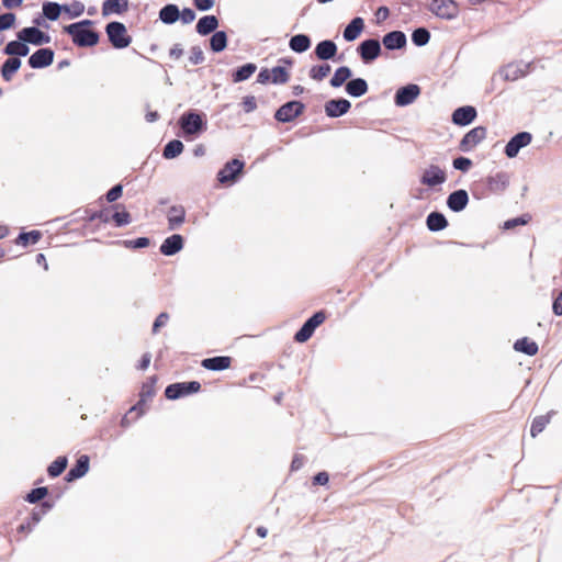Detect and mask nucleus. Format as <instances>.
Returning a JSON list of instances; mask_svg holds the SVG:
<instances>
[{"label": "nucleus", "mask_w": 562, "mask_h": 562, "mask_svg": "<svg viewBox=\"0 0 562 562\" xmlns=\"http://www.w3.org/2000/svg\"><path fill=\"white\" fill-rule=\"evenodd\" d=\"M194 5L200 11H209L214 7V0H193Z\"/></svg>", "instance_id": "e2e57ef3"}, {"label": "nucleus", "mask_w": 562, "mask_h": 562, "mask_svg": "<svg viewBox=\"0 0 562 562\" xmlns=\"http://www.w3.org/2000/svg\"><path fill=\"white\" fill-rule=\"evenodd\" d=\"M426 225L430 232H440L448 226V221L442 213L431 212L426 218Z\"/></svg>", "instance_id": "2f4dec72"}, {"label": "nucleus", "mask_w": 562, "mask_h": 562, "mask_svg": "<svg viewBox=\"0 0 562 562\" xmlns=\"http://www.w3.org/2000/svg\"><path fill=\"white\" fill-rule=\"evenodd\" d=\"M227 46V35L224 31H215L210 38V47L214 53L224 50Z\"/></svg>", "instance_id": "58836bf2"}, {"label": "nucleus", "mask_w": 562, "mask_h": 562, "mask_svg": "<svg viewBox=\"0 0 562 562\" xmlns=\"http://www.w3.org/2000/svg\"><path fill=\"white\" fill-rule=\"evenodd\" d=\"M68 460L66 457L56 458L47 468V473L50 477L59 476L67 468Z\"/></svg>", "instance_id": "79ce46f5"}, {"label": "nucleus", "mask_w": 562, "mask_h": 562, "mask_svg": "<svg viewBox=\"0 0 562 562\" xmlns=\"http://www.w3.org/2000/svg\"><path fill=\"white\" fill-rule=\"evenodd\" d=\"M245 164L244 161L235 158L227 161L224 167L217 172V180L222 184L234 183L238 176L241 175L244 170Z\"/></svg>", "instance_id": "0eeeda50"}, {"label": "nucleus", "mask_w": 562, "mask_h": 562, "mask_svg": "<svg viewBox=\"0 0 562 562\" xmlns=\"http://www.w3.org/2000/svg\"><path fill=\"white\" fill-rule=\"evenodd\" d=\"M15 22L13 13H3L0 15V32L10 29Z\"/></svg>", "instance_id": "4d7b16f0"}, {"label": "nucleus", "mask_w": 562, "mask_h": 562, "mask_svg": "<svg viewBox=\"0 0 562 562\" xmlns=\"http://www.w3.org/2000/svg\"><path fill=\"white\" fill-rule=\"evenodd\" d=\"M30 52L27 43L21 42L19 38L16 41H11L7 43L3 48V53L11 57H25Z\"/></svg>", "instance_id": "7c9ffc66"}, {"label": "nucleus", "mask_w": 562, "mask_h": 562, "mask_svg": "<svg viewBox=\"0 0 562 562\" xmlns=\"http://www.w3.org/2000/svg\"><path fill=\"white\" fill-rule=\"evenodd\" d=\"M93 25L91 20H81L79 22L66 25L64 31L71 36L75 45L79 47H92L99 42V33L90 30Z\"/></svg>", "instance_id": "f257e3e1"}, {"label": "nucleus", "mask_w": 562, "mask_h": 562, "mask_svg": "<svg viewBox=\"0 0 562 562\" xmlns=\"http://www.w3.org/2000/svg\"><path fill=\"white\" fill-rule=\"evenodd\" d=\"M203 116V114L193 110L184 112L179 119V125L183 134L193 136L203 133L206 130V121Z\"/></svg>", "instance_id": "f03ea898"}, {"label": "nucleus", "mask_w": 562, "mask_h": 562, "mask_svg": "<svg viewBox=\"0 0 562 562\" xmlns=\"http://www.w3.org/2000/svg\"><path fill=\"white\" fill-rule=\"evenodd\" d=\"M105 33L110 43L116 49L125 48L132 42V37L127 34L126 26L122 22H109L105 26Z\"/></svg>", "instance_id": "7ed1b4c3"}, {"label": "nucleus", "mask_w": 562, "mask_h": 562, "mask_svg": "<svg viewBox=\"0 0 562 562\" xmlns=\"http://www.w3.org/2000/svg\"><path fill=\"white\" fill-rule=\"evenodd\" d=\"M183 49L180 44L173 45L169 50V56L173 59H178L182 56Z\"/></svg>", "instance_id": "774afa93"}, {"label": "nucleus", "mask_w": 562, "mask_h": 562, "mask_svg": "<svg viewBox=\"0 0 562 562\" xmlns=\"http://www.w3.org/2000/svg\"><path fill=\"white\" fill-rule=\"evenodd\" d=\"M22 61L18 57L8 58L1 66V76L5 81H11L13 75L20 69Z\"/></svg>", "instance_id": "f704fd0d"}, {"label": "nucleus", "mask_w": 562, "mask_h": 562, "mask_svg": "<svg viewBox=\"0 0 562 562\" xmlns=\"http://www.w3.org/2000/svg\"><path fill=\"white\" fill-rule=\"evenodd\" d=\"M183 237L179 234H173L162 241L159 250L165 256H173L183 248Z\"/></svg>", "instance_id": "412c9836"}, {"label": "nucleus", "mask_w": 562, "mask_h": 562, "mask_svg": "<svg viewBox=\"0 0 562 562\" xmlns=\"http://www.w3.org/2000/svg\"><path fill=\"white\" fill-rule=\"evenodd\" d=\"M64 12L70 18H78L85 12V4L81 1H74L71 4H64Z\"/></svg>", "instance_id": "09e8293b"}, {"label": "nucleus", "mask_w": 562, "mask_h": 562, "mask_svg": "<svg viewBox=\"0 0 562 562\" xmlns=\"http://www.w3.org/2000/svg\"><path fill=\"white\" fill-rule=\"evenodd\" d=\"M271 81V72L270 69H261L260 72L257 76V82L261 85H266L267 82Z\"/></svg>", "instance_id": "69168bd1"}, {"label": "nucleus", "mask_w": 562, "mask_h": 562, "mask_svg": "<svg viewBox=\"0 0 562 562\" xmlns=\"http://www.w3.org/2000/svg\"><path fill=\"white\" fill-rule=\"evenodd\" d=\"M311 38L306 34L293 35L289 41V47L294 53L302 54L311 47Z\"/></svg>", "instance_id": "473e14b6"}, {"label": "nucleus", "mask_w": 562, "mask_h": 562, "mask_svg": "<svg viewBox=\"0 0 562 562\" xmlns=\"http://www.w3.org/2000/svg\"><path fill=\"white\" fill-rule=\"evenodd\" d=\"M89 464H90L89 457L87 454L80 456L77 459L76 464L67 472L66 477H65L66 481L72 482L75 480H78V479L85 476L89 471Z\"/></svg>", "instance_id": "aec40b11"}, {"label": "nucleus", "mask_w": 562, "mask_h": 562, "mask_svg": "<svg viewBox=\"0 0 562 562\" xmlns=\"http://www.w3.org/2000/svg\"><path fill=\"white\" fill-rule=\"evenodd\" d=\"M529 221V217H526V216H519V217H515V218H512V220H508L504 223V228L505 229H510V228H514L518 225H525L527 224Z\"/></svg>", "instance_id": "bf43d9fd"}, {"label": "nucleus", "mask_w": 562, "mask_h": 562, "mask_svg": "<svg viewBox=\"0 0 562 562\" xmlns=\"http://www.w3.org/2000/svg\"><path fill=\"white\" fill-rule=\"evenodd\" d=\"M257 70V66L252 63H248L238 67L233 74L234 82H241L250 78L255 71Z\"/></svg>", "instance_id": "4c0bfd02"}, {"label": "nucleus", "mask_w": 562, "mask_h": 562, "mask_svg": "<svg viewBox=\"0 0 562 562\" xmlns=\"http://www.w3.org/2000/svg\"><path fill=\"white\" fill-rule=\"evenodd\" d=\"M549 420H550V415H542V416L536 417L533 419V422L531 424V428H530L531 436L536 437L537 435L542 432V430L549 424Z\"/></svg>", "instance_id": "de8ad7c7"}, {"label": "nucleus", "mask_w": 562, "mask_h": 562, "mask_svg": "<svg viewBox=\"0 0 562 562\" xmlns=\"http://www.w3.org/2000/svg\"><path fill=\"white\" fill-rule=\"evenodd\" d=\"M16 37L24 43L41 46L50 42V36L36 26H27L18 32Z\"/></svg>", "instance_id": "9d476101"}, {"label": "nucleus", "mask_w": 562, "mask_h": 562, "mask_svg": "<svg viewBox=\"0 0 562 562\" xmlns=\"http://www.w3.org/2000/svg\"><path fill=\"white\" fill-rule=\"evenodd\" d=\"M486 137V128L484 126H476L469 131L460 142V150L467 153L472 150Z\"/></svg>", "instance_id": "4468645a"}, {"label": "nucleus", "mask_w": 562, "mask_h": 562, "mask_svg": "<svg viewBox=\"0 0 562 562\" xmlns=\"http://www.w3.org/2000/svg\"><path fill=\"white\" fill-rule=\"evenodd\" d=\"M326 319V314L323 311H318L315 314H313L305 323L302 325V327L295 333L294 340L296 342H305L307 341L312 335L314 334L315 329L324 323Z\"/></svg>", "instance_id": "20e7f679"}, {"label": "nucleus", "mask_w": 562, "mask_h": 562, "mask_svg": "<svg viewBox=\"0 0 562 562\" xmlns=\"http://www.w3.org/2000/svg\"><path fill=\"white\" fill-rule=\"evenodd\" d=\"M48 493L47 487H36L33 488L25 497V501L35 504L42 501Z\"/></svg>", "instance_id": "8fccbe9b"}, {"label": "nucleus", "mask_w": 562, "mask_h": 562, "mask_svg": "<svg viewBox=\"0 0 562 562\" xmlns=\"http://www.w3.org/2000/svg\"><path fill=\"white\" fill-rule=\"evenodd\" d=\"M168 229H178L186 221V210L182 205H172L167 213Z\"/></svg>", "instance_id": "5701e85b"}, {"label": "nucleus", "mask_w": 562, "mask_h": 562, "mask_svg": "<svg viewBox=\"0 0 562 562\" xmlns=\"http://www.w3.org/2000/svg\"><path fill=\"white\" fill-rule=\"evenodd\" d=\"M123 193V186L122 184H115L105 194L106 201L112 203L119 200L122 196Z\"/></svg>", "instance_id": "864d4df0"}, {"label": "nucleus", "mask_w": 562, "mask_h": 562, "mask_svg": "<svg viewBox=\"0 0 562 562\" xmlns=\"http://www.w3.org/2000/svg\"><path fill=\"white\" fill-rule=\"evenodd\" d=\"M183 144L179 139H172L164 147L162 156L165 159H173L183 151Z\"/></svg>", "instance_id": "ea45409f"}, {"label": "nucleus", "mask_w": 562, "mask_h": 562, "mask_svg": "<svg viewBox=\"0 0 562 562\" xmlns=\"http://www.w3.org/2000/svg\"><path fill=\"white\" fill-rule=\"evenodd\" d=\"M430 40V33L425 27H418L412 33V41L416 46H425Z\"/></svg>", "instance_id": "a18cd8bd"}, {"label": "nucleus", "mask_w": 562, "mask_h": 562, "mask_svg": "<svg viewBox=\"0 0 562 562\" xmlns=\"http://www.w3.org/2000/svg\"><path fill=\"white\" fill-rule=\"evenodd\" d=\"M181 22L183 24H190L192 23L194 20H195V12L190 9V8H184L181 12H180V18Z\"/></svg>", "instance_id": "052dcab7"}, {"label": "nucleus", "mask_w": 562, "mask_h": 562, "mask_svg": "<svg viewBox=\"0 0 562 562\" xmlns=\"http://www.w3.org/2000/svg\"><path fill=\"white\" fill-rule=\"evenodd\" d=\"M552 310L555 315L562 316V291L553 301Z\"/></svg>", "instance_id": "338daca9"}, {"label": "nucleus", "mask_w": 562, "mask_h": 562, "mask_svg": "<svg viewBox=\"0 0 562 562\" xmlns=\"http://www.w3.org/2000/svg\"><path fill=\"white\" fill-rule=\"evenodd\" d=\"M469 203V194L464 189L451 192L447 198V206L456 213L463 211Z\"/></svg>", "instance_id": "a211bd4d"}, {"label": "nucleus", "mask_w": 562, "mask_h": 562, "mask_svg": "<svg viewBox=\"0 0 562 562\" xmlns=\"http://www.w3.org/2000/svg\"><path fill=\"white\" fill-rule=\"evenodd\" d=\"M476 110L474 106L464 105L456 109L452 113V122L459 126H465L472 123L476 117Z\"/></svg>", "instance_id": "6ab92c4d"}, {"label": "nucleus", "mask_w": 562, "mask_h": 562, "mask_svg": "<svg viewBox=\"0 0 562 562\" xmlns=\"http://www.w3.org/2000/svg\"><path fill=\"white\" fill-rule=\"evenodd\" d=\"M149 243H150L149 238H147V237H138L133 240L124 241V244L127 248H134V249L146 248L147 246H149Z\"/></svg>", "instance_id": "6e6d98bb"}, {"label": "nucleus", "mask_w": 562, "mask_h": 562, "mask_svg": "<svg viewBox=\"0 0 562 562\" xmlns=\"http://www.w3.org/2000/svg\"><path fill=\"white\" fill-rule=\"evenodd\" d=\"M42 237V233L40 231H31L27 233H20L18 238L15 239L16 245H21L26 247L29 244H36Z\"/></svg>", "instance_id": "37998d69"}, {"label": "nucleus", "mask_w": 562, "mask_h": 562, "mask_svg": "<svg viewBox=\"0 0 562 562\" xmlns=\"http://www.w3.org/2000/svg\"><path fill=\"white\" fill-rule=\"evenodd\" d=\"M364 29V21L362 18H353L345 27L342 36L347 42H353L359 37Z\"/></svg>", "instance_id": "393cba45"}, {"label": "nucleus", "mask_w": 562, "mask_h": 562, "mask_svg": "<svg viewBox=\"0 0 562 562\" xmlns=\"http://www.w3.org/2000/svg\"><path fill=\"white\" fill-rule=\"evenodd\" d=\"M420 93V88L415 83L406 85L400 88L394 97L397 106H406L412 104Z\"/></svg>", "instance_id": "2eb2a0df"}, {"label": "nucleus", "mask_w": 562, "mask_h": 562, "mask_svg": "<svg viewBox=\"0 0 562 562\" xmlns=\"http://www.w3.org/2000/svg\"><path fill=\"white\" fill-rule=\"evenodd\" d=\"M329 481V475L327 472L325 471H322V472H318L314 477H313V483L314 484H318V485H325L327 484Z\"/></svg>", "instance_id": "0e129e2a"}, {"label": "nucleus", "mask_w": 562, "mask_h": 562, "mask_svg": "<svg viewBox=\"0 0 562 562\" xmlns=\"http://www.w3.org/2000/svg\"><path fill=\"white\" fill-rule=\"evenodd\" d=\"M189 61L192 65H200L204 61V54L200 46H193L191 48V55L189 57Z\"/></svg>", "instance_id": "5fc2aeb1"}, {"label": "nucleus", "mask_w": 562, "mask_h": 562, "mask_svg": "<svg viewBox=\"0 0 562 562\" xmlns=\"http://www.w3.org/2000/svg\"><path fill=\"white\" fill-rule=\"evenodd\" d=\"M429 10L438 18L452 20L458 16V4L453 0H431Z\"/></svg>", "instance_id": "6e6552de"}, {"label": "nucleus", "mask_w": 562, "mask_h": 562, "mask_svg": "<svg viewBox=\"0 0 562 562\" xmlns=\"http://www.w3.org/2000/svg\"><path fill=\"white\" fill-rule=\"evenodd\" d=\"M509 184V176L506 172H497L496 175L490 176L486 179V186L492 192H502Z\"/></svg>", "instance_id": "a878e982"}, {"label": "nucleus", "mask_w": 562, "mask_h": 562, "mask_svg": "<svg viewBox=\"0 0 562 562\" xmlns=\"http://www.w3.org/2000/svg\"><path fill=\"white\" fill-rule=\"evenodd\" d=\"M346 92L353 98H360L368 92V82L363 78L350 79L346 83Z\"/></svg>", "instance_id": "c756f323"}, {"label": "nucleus", "mask_w": 562, "mask_h": 562, "mask_svg": "<svg viewBox=\"0 0 562 562\" xmlns=\"http://www.w3.org/2000/svg\"><path fill=\"white\" fill-rule=\"evenodd\" d=\"M305 105L301 101H289L281 105L274 113L278 122L289 123L304 112Z\"/></svg>", "instance_id": "423d86ee"}, {"label": "nucleus", "mask_w": 562, "mask_h": 562, "mask_svg": "<svg viewBox=\"0 0 562 562\" xmlns=\"http://www.w3.org/2000/svg\"><path fill=\"white\" fill-rule=\"evenodd\" d=\"M514 349L527 356H535L539 350L537 342L528 337L517 339L514 344Z\"/></svg>", "instance_id": "c9c22d12"}, {"label": "nucleus", "mask_w": 562, "mask_h": 562, "mask_svg": "<svg viewBox=\"0 0 562 562\" xmlns=\"http://www.w3.org/2000/svg\"><path fill=\"white\" fill-rule=\"evenodd\" d=\"M217 27L218 19L215 15H204L198 21L195 30L200 35L205 36L214 33Z\"/></svg>", "instance_id": "c85d7f7f"}, {"label": "nucleus", "mask_w": 562, "mask_h": 562, "mask_svg": "<svg viewBox=\"0 0 562 562\" xmlns=\"http://www.w3.org/2000/svg\"><path fill=\"white\" fill-rule=\"evenodd\" d=\"M43 14L46 19L50 21H56L60 13L64 12V4H59L57 2H44L43 3Z\"/></svg>", "instance_id": "a19ab883"}, {"label": "nucleus", "mask_w": 562, "mask_h": 562, "mask_svg": "<svg viewBox=\"0 0 562 562\" xmlns=\"http://www.w3.org/2000/svg\"><path fill=\"white\" fill-rule=\"evenodd\" d=\"M128 10V0H104L102 3V15L122 14Z\"/></svg>", "instance_id": "cd10ccee"}, {"label": "nucleus", "mask_w": 562, "mask_h": 562, "mask_svg": "<svg viewBox=\"0 0 562 562\" xmlns=\"http://www.w3.org/2000/svg\"><path fill=\"white\" fill-rule=\"evenodd\" d=\"M232 359L226 356H217L205 358L202 360L201 366L210 371H223L231 367Z\"/></svg>", "instance_id": "bb28decb"}, {"label": "nucleus", "mask_w": 562, "mask_h": 562, "mask_svg": "<svg viewBox=\"0 0 562 562\" xmlns=\"http://www.w3.org/2000/svg\"><path fill=\"white\" fill-rule=\"evenodd\" d=\"M330 70L331 67L328 64L315 65L311 67L308 75L312 79L322 81L329 75Z\"/></svg>", "instance_id": "c03bdc74"}, {"label": "nucleus", "mask_w": 562, "mask_h": 562, "mask_svg": "<svg viewBox=\"0 0 562 562\" xmlns=\"http://www.w3.org/2000/svg\"><path fill=\"white\" fill-rule=\"evenodd\" d=\"M54 50L50 48H40L29 58V65L33 69H42L48 67L54 61Z\"/></svg>", "instance_id": "dca6fc26"}, {"label": "nucleus", "mask_w": 562, "mask_h": 562, "mask_svg": "<svg viewBox=\"0 0 562 562\" xmlns=\"http://www.w3.org/2000/svg\"><path fill=\"white\" fill-rule=\"evenodd\" d=\"M337 45L331 40L321 41L315 47V55L321 60H329L337 54Z\"/></svg>", "instance_id": "b1692460"}, {"label": "nucleus", "mask_w": 562, "mask_h": 562, "mask_svg": "<svg viewBox=\"0 0 562 562\" xmlns=\"http://www.w3.org/2000/svg\"><path fill=\"white\" fill-rule=\"evenodd\" d=\"M168 321H169V314H168V313H166V312L160 313V314L156 317V319H155V322H154V324H153V333H154V334H157V333H158V330H159L161 327L166 326V324L168 323Z\"/></svg>", "instance_id": "13d9d810"}, {"label": "nucleus", "mask_w": 562, "mask_h": 562, "mask_svg": "<svg viewBox=\"0 0 562 562\" xmlns=\"http://www.w3.org/2000/svg\"><path fill=\"white\" fill-rule=\"evenodd\" d=\"M201 384L198 381L178 382L169 384L165 390V395L168 400H178L183 396L198 393Z\"/></svg>", "instance_id": "39448f33"}, {"label": "nucleus", "mask_w": 562, "mask_h": 562, "mask_svg": "<svg viewBox=\"0 0 562 562\" xmlns=\"http://www.w3.org/2000/svg\"><path fill=\"white\" fill-rule=\"evenodd\" d=\"M472 165H473L472 160L470 158L463 157V156L457 157L452 161L453 168L457 170H460L462 172H468L470 170V168L472 167Z\"/></svg>", "instance_id": "3c124183"}, {"label": "nucleus", "mask_w": 562, "mask_h": 562, "mask_svg": "<svg viewBox=\"0 0 562 562\" xmlns=\"http://www.w3.org/2000/svg\"><path fill=\"white\" fill-rule=\"evenodd\" d=\"M446 180L447 175L445 170H442L437 165H430L423 171L420 176V183L429 188L441 186L446 182Z\"/></svg>", "instance_id": "f8f14e48"}, {"label": "nucleus", "mask_w": 562, "mask_h": 562, "mask_svg": "<svg viewBox=\"0 0 562 562\" xmlns=\"http://www.w3.org/2000/svg\"><path fill=\"white\" fill-rule=\"evenodd\" d=\"M271 82L276 85L285 83L289 80V72L282 66L273 67L271 70Z\"/></svg>", "instance_id": "49530a36"}, {"label": "nucleus", "mask_w": 562, "mask_h": 562, "mask_svg": "<svg viewBox=\"0 0 562 562\" xmlns=\"http://www.w3.org/2000/svg\"><path fill=\"white\" fill-rule=\"evenodd\" d=\"M382 43L386 49L395 50L405 47L407 38L404 32L392 31L383 36Z\"/></svg>", "instance_id": "4be33fe9"}, {"label": "nucleus", "mask_w": 562, "mask_h": 562, "mask_svg": "<svg viewBox=\"0 0 562 562\" xmlns=\"http://www.w3.org/2000/svg\"><path fill=\"white\" fill-rule=\"evenodd\" d=\"M352 72L351 69L347 66L338 67L333 77L329 80V85L333 88H339L341 87L347 80L351 77Z\"/></svg>", "instance_id": "e433bc0d"}, {"label": "nucleus", "mask_w": 562, "mask_h": 562, "mask_svg": "<svg viewBox=\"0 0 562 562\" xmlns=\"http://www.w3.org/2000/svg\"><path fill=\"white\" fill-rule=\"evenodd\" d=\"M180 18V10L178 5L169 3L162 7L159 11V19L165 24H173Z\"/></svg>", "instance_id": "72a5a7b5"}, {"label": "nucleus", "mask_w": 562, "mask_h": 562, "mask_svg": "<svg viewBox=\"0 0 562 562\" xmlns=\"http://www.w3.org/2000/svg\"><path fill=\"white\" fill-rule=\"evenodd\" d=\"M531 140L532 135L529 132H519L508 140L504 153L508 158H514L518 155L519 150L528 146Z\"/></svg>", "instance_id": "ddd939ff"}, {"label": "nucleus", "mask_w": 562, "mask_h": 562, "mask_svg": "<svg viewBox=\"0 0 562 562\" xmlns=\"http://www.w3.org/2000/svg\"><path fill=\"white\" fill-rule=\"evenodd\" d=\"M532 67V63L522 60L509 63L499 70V75L507 81H515L527 76Z\"/></svg>", "instance_id": "1a4fd4ad"}, {"label": "nucleus", "mask_w": 562, "mask_h": 562, "mask_svg": "<svg viewBox=\"0 0 562 562\" xmlns=\"http://www.w3.org/2000/svg\"><path fill=\"white\" fill-rule=\"evenodd\" d=\"M351 108V103L344 98L331 99L324 105L325 113L329 117H339L346 114Z\"/></svg>", "instance_id": "f3484780"}, {"label": "nucleus", "mask_w": 562, "mask_h": 562, "mask_svg": "<svg viewBox=\"0 0 562 562\" xmlns=\"http://www.w3.org/2000/svg\"><path fill=\"white\" fill-rule=\"evenodd\" d=\"M357 52L364 64H370L381 55V43L375 38L364 40L359 44Z\"/></svg>", "instance_id": "9b49d317"}, {"label": "nucleus", "mask_w": 562, "mask_h": 562, "mask_svg": "<svg viewBox=\"0 0 562 562\" xmlns=\"http://www.w3.org/2000/svg\"><path fill=\"white\" fill-rule=\"evenodd\" d=\"M243 106H244L245 112H247V113L252 112L257 108V102H256L255 97H252V95L245 97L243 100Z\"/></svg>", "instance_id": "680f3d73"}, {"label": "nucleus", "mask_w": 562, "mask_h": 562, "mask_svg": "<svg viewBox=\"0 0 562 562\" xmlns=\"http://www.w3.org/2000/svg\"><path fill=\"white\" fill-rule=\"evenodd\" d=\"M112 220L115 222V226L122 227L131 223V215L127 211L115 212L112 215Z\"/></svg>", "instance_id": "603ef678"}]
</instances>
